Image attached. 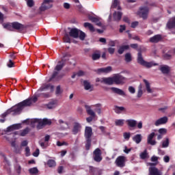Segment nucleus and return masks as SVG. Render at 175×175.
Masks as SVG:
<instances>
[{
    "instance_id": "1",
    "label": "nucleus",
    "mask_w": 175,
    "mask_h": 175,
    "mask_svg": "<svg viewBox=\"0 0 175 175\" xmlns=\"http://www.w3.org/2000/svg\"><path fill=\"white\" fill-rule=\"evenodd\" d=\"M29 106H31V100H25L10 109H8V110H10V113L12 116H18V114H21V111H23L24 107H28Z\"/></svg>"
},
{
    "instance_id": "2",
    "label": "nucleus",
    "mask_w": 175,
    "mask_h": 175,
    "mask_svg": "<svg viewBox=\"0 0 175 175\" xmlns=\"http://www.w3.org/2000/svg\"><path fill=\"white\" fill-rule=\"evenodd\" d=\"M65 66V62L62 60V62H59L58 64L55 68V71L52 75V77L49 79V81H52L53 80H55L56 81H58L61 80L64 77V74H59V70L62 69Z\"/></svg>"
},
{
    "instance_id": "3",
    "label": "nucleus",
    "mask_w": 175,
    "mask_h": 175,
    "mask_svg": "<svg viewBox=\"0 0 175 175\" xmlns=\"http://www.w3.org/2000/svg\"><path fill=\"white\" fill-rule=\"evenodd\" d=\"M35 124H38V129H42L45 125H51V120L47 118H44L42 120L38 118L33 119L31 120V125H35Z\"/></svg>"
},
{
    "instance_id": "4",
    "label": "nucleus",
    "mask_w": 175,
    "mask_h": 175,
    "mask_svg": "<svg viewBox=\"0 0 175 175\" xmlns=\"http://www.w3.org/2000/svg\"><path fill=\"white\" fill-rule=\"evenodd\" d=\"M137 62L139 64V65H142V66H146V68H152L154 65L152 63L147 62L144 60V59H143L142 49H138Z\"/></svg>"
},
{
    "instance_id": "5",
    "label": "nucleus",
    "mask_w": 175,
    "mask_h": 175,
    "mask_svg": "<svg viewBox=\"0 0 175 175\" xmlns=\"http://www.w3.org/2000/svg\"><path fill=\"white\" fill-rule=\"evenodd\" d=\"M51 8H53V0H44L39 10L40 12H45Z\"/></svg>"
},
{
    "instance_id": "6",
    "label": "nucleus",
    "mask_w": 175,
    "mask_h": 175,
    "mask_svg": "<svg viewBox=\"0 0 175 175\" xmlns=\"http://www.w3.org/2000/svg\"><path fill=\"white\" fill-rule=\"evenodd\" d=\"M85 109L88 116H90V117L86 118V121L87 122H92V120L95 118V116H96V114L95 113V111H94V110L91 109V106L90 105H85Z\"/></svg>"
},
{
    "instance_id": "7",
    "label": "nucleus",
    "mask_w": 175,
    "mask_h": 175,
    "mask_svg": "<svg viewBox=\"0 0 175 175\" xmlns=\"http://www.w3.org/2000/svg\"><path fill=\"white\" fill-rule=\"evenodd\" d=\"M94 162H102V150L99 148H96L93 152V157H92Z\"/></svg>"
},
{
    "instance_id": "8",
    "label": "nucleus",
    "mask_w": 175,
    "mask_h": 175,
    "mask_svg": "<svg viewBox=\"0 0 175 175\" xmlns=\"http://www.w3.org/2000/svg\"><path fill=\"white\" fill-rule=\"evenodd\" d=\"M137 14L142 17L143 20L147 19L148 16V8L147 7H141L139 8V11L137 12Z\"/></svg>"
},
{
    "instance_id": "9",
    "label": "nucleus",
    "mask_w": 175,
    "mask_h": 175,
    "mask_svg": "<svg viewBox=\"0 0 175 175\" xmlns=\"http://www.w3.org/2000/svg\"><path fill=\"white\" fill-rule=\"evenodd\" d=\"M126 157L125 156H119L116 158L115 163L118 167H125Z\"/></svg>"
},
{
    "instance_id": "10",
    "label": "nucleus",
    "mask_w": 175,
    "mask_h": 175,
    "mask_svg": "<svg viewBox=\"0 0 175 175\" xmlns=\"http://www.w3.org/2000/svg\"><path fill=\"white\" fill-rule=\"evenodd\" d=\"M113 79L115 84H124V83H125V77L120 74L115 75Z\"/></svg>"
},
{
    "instance_id": "11",
    "label": "nucleus",
    "mask_w": 175,
    "mask_h": 175,
    "mask_svg": "<svg viewBox=\"0 0 175 175\" xmlns=\"http://www.w3.org/2000/svg\"><path fill=\"white\" fill-rule=\"evenodd\" d=\"M21 128V124H12L8 126L6 129H5L4 132L7 135H9L10 132H13L14 131H16L17 129H20Z\"/></svg>"
},
{
    "instance_id": "12",
    "label": "nucleus",
    "mask_w": 175,
    "mask_h": 175,
    "mask_svg": "<svg viewBox=\"0 0 175 175\" xmlns=\"http://www.w3.org/2000/svg\"><path fill=\"white\" fill-rule=\"evenodd\" d=\"M168 121H169V118H167V116H164V117L160 118L159 119L156 120V122H154V125L156 126H159L161 125H165L167 123Z\"/></svg>"
},
{
    "instance_id": "13",
    "label": "nucleus",
    "mask_w": 175,
    "mask_h": 175,
    "mask_svg": "<svg viewBox=\"0 0 175 175\" xmlns=\"http://www.w3.org/2000/svg\"><path fill=\"white\" fill-rule=\"evenodd\" d=\"M92 136V128L90 126H86L85 129V139H91Z\"/></svg>"
},
{
    "instance_id": "14",
    "label": "nucleus",
    "mask_w": 175,
    "mask_h": 175,
    "mask_svg": "<svg viewBox=\"0 0 175 175\" xmlns=\"http://www.w3.org/2000/svg\"><path fill=\"white\" fill-rule=\"evenodd\" d=\"M83 87L85 91H90V92L91 91H94V85H92L91 83L87 80L83 81Z\"/></svg>"
},
{
    "instance_id": "15",
    "label": "nucleus",
    "mask_w": 175,
    "mask_h": 175,
    "mask_svg": "<svg viewBox=\"0 0 175 175\" xmlns=\"http://www.w3.org/2000/svg\"><path fill=\"white\" fill-rule=\"evenodd\" d=\"M80 33V30L77 28L71 29L69 33L70 36L71 38H74V39H77L79 38V34Z\"/></svg>"
},
{
    "instance_id": "16",
    "label": "nucleus",
    "mask_w": 175,
    "mask_h": 175,
    "mask_svg": "<svg viewBox=\"0 0 175 175\" xmlns=\"http://www.w3.org/2000/svg\"><path fill=\"white\" fill-rule=\"evenodd\" d=\"M166 27L168 29H175V16L169 19L166 24Z\"/></svg>"
},
{
    "instance_id": "17",
    "label": "nucleus",
    "mask_w": 175,
    "mask_h": 175,
    "mask_svg": "<svg viewBox=\"0 0 175 175\" xmlns=\"http://www.w3.org/2000/svg\"><path fill=\"white\" fill-rule=\"evenodd\" d=\"M12 29H16L17 31H20V29H24V25L18 23V22H14L11 23Z\"/></svg>"
},
{
    "instance_id": "18",
    "label": "nucleus",
    "mask_w": 175,
    "mask_h": 175,
    "mask_svg": "<svg viewBox=\"0 0 175 175\" xmlns=\"http://www.w3.org/2000/svg\"><path fill=\"white\" fill-rule=\"evenodd\" d=\"M81 129V124L79 123L75 122L72 129L73 135H77L80 130Z\"/></svg>"
},
{
    "instance_id": "19",
    "label": "nucleus",
    "mask_w": 175,
    "mask_h": 175,
    "mask_svg": "<svg viewBox=\"0 0 175 175\" xmlns=\"http://www.w3.org/2000/svg\"><path fill=\"white\" fill-rule=\"evenodd\" d=\"M142 140H143V136H142V134H136L133 137V141L135 142L136 144H140V143H142Z\"/></svg>"
},
{
    "instance_id": "20",
    "label": "nucleus",
    "mask_w": 175,
    "mask_h": 175,
    "mask_svg": "<svg viewBox=\"0 0 175 175\" xmlns=\"http://www.w3.org/2000/svg\"><path fill=\"white\" fill-rule=\"evenodd\" d=\"M58 125L60 126V129L64 131L69 126V124L68 122H65L63 120L60 119L58 120Z\"/></svg>"
},
{
    "instance_id": "21",
    "label": "nucleus",
    "mask_w": 175,
    "mask_h": 175,
    "mask_svg": "<svg viewBox=\"0 0 175 175\" xmlns=\"http://www.w3.org/2000/svg\"><path fill=\"white\" fill-rule=\"evenodd\" d=\"M49 89H50L51 92L54 91V86L51 85L49 83H45L40 88V91H46V90Z\"/></svg>"
},
{
    "instance_id": "22",
    "label": "nucleus",
    "mask_w": 175,
    "mask_h": 175,
    "mask_svg": "<svg viewBox=\"0 0 175 175\" xmlns=\"http://www.w3.org/2000/svg\"><path fill=\"white\" fill-rule=\"evenodd\" d=\"M160 70L161 72V73H163V75H169V73L170 72V68L168 66H161L160 67Z\"/></svg>"
},
{
    "instance_id": "23",
    "label": "nucleus",
    "mask_w": 175,
    "mask_h": 175,
    "mask_svg": "<svg viewBox=\"0 0 175 175\" xmlns=\"http://www.w3.org/2000/svg\"><path fill=\"white\" fill-rule=\"evenodd\" d=\"M111 90L113 92H115V94H118V95H120L121 96H124L125 95V92L120 88H111Z\"/></svg>"
},
{
    "instance_id": "24",
    "label": "nucleus",
    "mask_w": 175,
    "mask_h": 175,
    "mask_svg": "<svg viewBox=\"0 0 175 175\" xmlns=\"http://www.w3.org/2000/svg\"><path fill=\"white\" fill-rule=\"evenodd\" d=\"M126 122H127L128 126H130V128H135V126L137 125V121L133 119L127 120Z\"/></svg>"
},
{
    "instance_id": "25",
    "label": "nucleus",
    "mask_w": 175,
    "mask_h": 175,
    "mask_svg": "<svg viewBox=\"0 0 175 175\" xmlns=\"http://www.w3.org/2000/svg\"><path fill=\"white\" fill-rule=\"evenodd\" d=\"M113 110L116 114H121L122 111H125V107H118V105H115Z\"/></svg>"
},
{
    "instance_id": "26",
    "label": "nucleus",
    "mask_w": 175,
    "mask_h": 175,
    "mask_svg": "<svg viewBox=\"0 0 175 175\" xmlns=\"http://www.w3.org/2000/svg\"><path fill=\"white\" fill-rule=\"evenodd\" d=\"M89 19L92 23H95L96 25H98V27H102V23L99 21V19L98 18L94 16H89Z\"/></svg>"
},
{
    "instance_id": "27",
    "label": "nucleus",
    "mask_w": 175,
    "mask_h": 175,
    "mask_svg": "<svg viewBox=\"0 0 175 175\" xmlns=\"http://www.w3.org/2000/svg\"><path fill=\"white\" fill-rule=\"evenodd\" d=\"M104 84H107V85H112V84H114V81L113 77H104Z\"/></svg>"
},
{
    "instance_id": "28",
    "label": "nucleus",
    "mask_w": 175,
    "mask_h": 175,
    "mask_svg": "<svg viewBox=\"0 0 175 175\" xmlns=\"http://www.w3.org/2000/svg\"><path fill=\"white\" fill-rule=\"evenodd\" d=\"M111 70V66H108L106 68H101L98 70V73H110Z\"/></svg>"
},
{
    "instance_id": "29",
    "label": "nucleus",
    "mask_w": 175,
    "mask_h": 175,
    "mask_svg": "<svg viewBox=\"0 0 175 175\" xmlns=\"http://www.w3.org/2000/svg\"><path fill=\"white\" fill-rule=\"evenodd\" d=\"M121 17H122V12H115L113 13V18H114L115 21H120V20H121Z\"/></svg>"
},
{
    "instance_id": "30",
    "label": "nucleus",
    "mask_w": 175,
    "mask_h": 175,
    "mask_svg": "<svg viewBox=\"0 0 175 175\" xmlns=\"http://www.w3.org/2000/svg\"><path fill=\"white\" fill-rule=\"evenodd\" d=\"M154 132L151 133L148 136L147 143L148 144H150V146H154Z\"/></svg>"
},
{
    "instance_id": "31",
    "label": "nucleus",
    "mask_w": 175,
    "mask_h": 175,
    "mask_svg": "<svg viewBox=\"0 0 175 175\" xmlns=\"http://www.w3.org/2000/svg\"><path fill=\"white\" fill-rule=\"evenodd\" d=\"M146 166H149V174L148 175H154V163H146Z\"/></svg>"
},
{
    "instance_id": "32",
    "label": "nucleus",
    "mask_w": 175,
    "mask_h": 175,
    "mask_svg": "<svg viewBox=\"0 0 175 175\" xmlns=\"http://www.w3.org/2000/svg\"><path fill=\"white\" fill-rule=\"evenodd\" d=\"M129 49V45H122L120 46L118 50V54H124V51L125 50H128Z\"/></svg>"
},
{
    "instance_id": "33",
    "label": "nucleus",
    "mask_w": 175,
    "mask_h": 175,
    "mask_svg": "<svg viewBox=\"0 0 175 175\" xmlns=\"http://www.w3.org/2000/svg\"><path fill=\"white\" fill-rule=\"evenodd\" d=\"M57 100H53L46 105V107L49 109H54L57 106Z\"/></svg>"
},
{
    "instance_id": "34",
    "label": "nucleus",
    "mask_w": 175,
    "mask_h": 175,
    "mask_svg": "<svg viewBox=\"0 0 175 175\" xmlns=\"http://www.w3.org/2000/svg\"><path fill=\"white\" fill-rule=\"evenodd\" d=\"M14 170L17 175H21V173L23 172V168L21 167V165H20V164H16L14 166Z\"/></svg>"
},
{
    "instance_id": "35",
    "label": "nucleus",
    "mask_w": 175,
    "mask_h": 175,
    "mask_svg": "<svg viewBox=\"0 0 175 175\" xmlns=\"http://www.w3.org/2000/svg\"><path fill=\"white\" fill-rule=\"evenodd\" d=\"M85 28H89L90 31L91 32H95V27H94V25L90 23H84Z\"/></svg>"
},
{
    "instance_id": "36",
    "label": "nucleus",
    "mask_w": 175,
    "mask_h": 175,
    "mask_svg": "<svg viewBox=\"0 0 175 175\" xmlns=\"http://www.w3.org/2000/svg\"><path fill=\"white\" fill-rule=\"evenodd\" d=\"M140 159H147L148 158V153L147 152V149H146L144 152L139 154Z\"/></svg>"
},
{
    "instance_id": "37",
    "label": "nucleus",
    "mask_w": 175,
    "mask_h": 175,
    "mask_svg": "<svg viewBox=\"0 0 175 175\" xmlns=\"http://www.w3.org/2000/svg\"><path fill=\"white\" fill-rule=\"evenodd\" d=\"M31 131V129L28 127H27L26 129L22 130L20 131V136L24 137L26 135H28V133H29V132Z\"/></svg>"
},
{
    "instance_id": "38",
    "label": "nucleus",
    "mask_w": 175,
    "mask_h": 175,
    "mask_svg": "<svg viewBox=\"0 0 175 175\" xmlns=\"http://www.w3.org/2000/svg\"><path fill=\"white\" fill-rule=\"evenodd\" d=\"M125 120L124 119H119L115 121V124L116 126H124Z\"/></svg>"
},
{
    "instance_id": "39",
    "label": "nucleus",
    "mask_w": 175,
    "mask_h": 175,
    "mask_svg": "<svg viewBox=\"0 0 175 175\" xmlns=\"http://www.w3.org/2000/svg\"><path fill=\"white\" fill-rule=\"evenodd\" d=\"M144 83H145L146 90L148 94H151L152 92V90H151V88L150 87V83H148V81H147L146 79H144Z\"/></svg>"
},
{
    "instance_id": "40",
    "label": "nucleus",
    "mask_w": 175,
    "mask_h": 175,
    "mask_svg": "<svg viewBox=\"0 0 175 175\" xmlns=\"http://www.w3.org/2000/svg\"><path fill=\"white\" fill-rule=\"evenodd\" d=\"M3 27L5 28V29H8V31H13L12 23H3Z\"/></svg>"
},
{
    "instance_id": "41",
    "label": "nucleus",
    "mask_w": 175,
    "mask_h": 175,
    "mask_svg": "<svg viewBox=\"0 0 175 175\" xmlns=\"http://www.w3.org/2000/svg\"><path fill=\"white\" fill-rule=\"evenodd\" d=\"M29 173H30V174H38L39 170H38V167H34L29 170Z\"/></svg>"
},
{
    "instance_id": "42",
    "label": "nucleus",
    "mask_w": 175,
    "mask_h": 175,
    "mask_svg": "<svg viewBox=\"0 0 175 175\" xmlns=\"http://www.w3.org/2000/svg\"><path fill=\"white\" fill-rule=\"evenodd\" d=\"M38 144L40 146V147H42V148H46L49 146V142H42V140H40L38 142Z\"/></svg>"
},
{
    "instance_id": "43",
    "label": "nucleus",
    "mask_w": 175,
    "mask_h": 175,
    "mask_svg": "<svg viewBox=\"0 0 175 175\" xmlns=\"http://www.w3.org/2000/svg\"><path fill=\"white\" fill-rule=\"evenodd\" d=\"M47 165L49 167H55V166H56L57 164L55 163V161L50 159L48 161Z\"/></svg>"
},
{
    "instance_id": "44",
    "label": "nucleus",
    "mask_w": 175,
    "mask_h": 175,
    "mask_svg": "<svg viewBox=\"0 0 175 175\" xmlns=\"http://www.w3.org/2000/svg\"><path fill=\"white\" fill-rule=\"evenodd\" d=\"M124 57L126 62H131L132 61V55L129 53H126Z\"/></svg>"
},
{
    "instance_id": "45",
    "label": "nucleus",
    "mask_w": 175,
    "mask_h": 175,
    "mask_svg": "<svg viewBox=\"0 0 175 175\" xmlns=\"http://www.w3.org/2000/svg\"><path fill=\"white\" fill-rule=\"evenodd\" d=\"M162 147L166 148L169 147V138H166L165 140L163 141Z\"/></svg>"
},
{
    "instance_id": "46",
    "label": "nucleus",
    "mask_w": 175,
    "mask_h": 175,
    "mask_svg": "<svg viewBox=\"0 0 175 175\" xmlns=\"http://www.w3.org/2000/svg\"><path fill=\"white\" fill-rule=\"evenodd\" d=\"M99 58H100V55L99 53H93L92 55V59H93V61H96L99 59Z\"/></svg>"
},
{
    "instance_id": "47",
    "label": "nucleus",
    "mask_w": 175,
    "mask_h": 175,
    "mask_svg": "<svg viewBox=\"0 0 175 175\" xmlns=\"http://www.w3.org/2000/svg\"><path fill=\"white\" fill-rule=\"evenodd\" d=\"M167 133V129H163V128L159 129V134L161 135H165Z\"/></svg>"
},
{
    "instance_id": "48",
    "label": "nucleus",
    "mask_w": 175,
    "mask_h": 175,
    "mask_svg": "<svg viewBox=\"0 0 175 175\" xmlns=\"http://www.w3.org/2000/svg\"><path fill=\"white\" fill-rule=\"evenodd\" d=\"M162 40V36L161 35H155L154 36V42H158Z\"/></svg>"
},
{
    "instance_id": "49",
    "label": "nucleus",
    "mask_w": 175,
    "mask_h": 175,
    "mask_svg": "<svg viewBox=\"0 0 175 175\" xmlns=\"http://www.w3.org/2000/svg\"><path fill=\"white\" fill-rule=\"evenodd\" d=\"M79 38L80 40H84L85 39V33L79 30Z\"/></svg>"
},
{
    "instance_id": "50",
    "label": "nucleus",
    "mask_w": 175,
    "mask_h": 175,
    "mask_svg": "<svg viewBox=\"0 0 175 175\" xmlns=\"http://www.w3.org/2000/svg\"><path fill=\"white\" fill-rule=\"evenodd\" d=\"M172 57V54L170 53V51H169L168 53H166L163 55V58L165 59H171Z\"/></svg>"
},
{
    "instance_id": "51",
    "label": "nucleus",
    "mask_w": 175,
    "mask_h": 175,
    "mask_svg": "<svg viewBox=\"0 0 175 175\" xmlns=\"http://www.w3.org/2000/svg\"><path fill=\"white\" fill-rule=\"evenodd\" d=\"M86 140V144H85V149L88 151L91 147V142L92 139H85Z\"/></svg>"
},
{
    "instance_id": "52",
    "label": "nucleus",
    "mask_w": 175,
    "mask_h": 175,
    "mask_svg": "<svg viewBox=\"0 0 175 175\" xmlns=\"http://www.w3.org/2000/svg\"><path fill=\"white\" fill-rule=\"evenodd\" d=\"M70 57H72V55L69 53H64L63 58H62V61L65 62V61H66V58H70Z\"/></svg>"
},
{
    "instance_id": "53",
    "label": "nucleus",
    "mask_w": 175,
    "mask_h": 175,
    "mask_svg": "<svg viewBox=\"0 0 175 175\" xmlns=\"http://www.w3.org/2000/svg\"><path fill=\"white\" fill-rule=\"evenodd\" d=\"M154 175H162V170L154 167Z\"/></svg>"
},
{
    "instance_id": "54",
    "label": "nucleus",
    "mask_w": 175,
    "mask_h": 175,
    "mask_svg": "<svg viewBox=\"0 0 175 175\" xmlns=\"http://www.w3.org/2000/svg\"><path fill=\"white\" fill-rule=\"evenodd\" d=\"M123 137L126 141L129 140V139H131V133H126V132L124 133Z\"/></svg>"
},
{
    "instance_id": "55",
    "label": "nucleus",
    "mask_w": 175,
    "mask_h": 175,
    "mask_svg": "<svg viewBox=\"0 0 175 175\" xmlns=\"http://www.w3.org/2000/svg\"><path fill=\"white\" fill-rule=\"evenodd\" d=\"M64 42L65 43H70V38L69 37V35H68V34L64 35Z\"/></svg>"
},
{
    "instance_id": "56",
    "label": "nucleus",
    "mask_w": 175,
    "mask_h": 175,
    "mask_svg": "<svg viewBox=\"0 0 175 175\" xmlns=\"http://www.w3.org/2000/svg\"><path fill=\"white\" fill-rule=\"evenodd\" d=\"M26 100H30L31 105H32V103H35L38 101V97L34 96V97L31 98H27V99H26Z\"/></svg>"
},
{
    "instance_id": "57",
    "label": "nucleus",
    "mask_w": 175,
    "mask_h": 175,
    "mask_svg": "<svg viewBox=\"0 0 175 175\" xmlns=\"http://www.w3.org/2000/svg\"><path fill=\"white\" fill-rule=\"evenodd\" d=\"M118 3H119L118 0H113V2L111 8L112 9H115V8H117V6H118Z\"/></svg>"
},
{
    "instance_id": "58",
    "label": "nucleus",
    "mask_w": 175,
    "mask_h": 175,
    "mask_svg": "<svg viewBox=\"0 0 175 175\" xmlns=\"http://www.w3.org/2000/svg\"><path fill=\"white\" fill-rule=\"evenodd\" d=\"M99 129H100L103 135H110V133H106V131L105 130V126H101L99 127Z\"/></svg>"
},
{
    "instance_id": "59",
    "label": "nucleus",
    "mask_w": 175,
    "mask_h": 175,
    "mask_svg": "<svg viewBox=\"0 0 175 175\" xmlns=\"http://www.w3.org/2000/svg\"><path fill=\"white\" fill-rule=\"evenodd\" d=\"M27 1V4L29 8H32L33 6V0H25Z\"/></svg>"
},
{
    "instance_id": "60",
    "label": "nucleus",
    "mask_w": 175,
    "mask_h": 175,
    "mask_svg": "<svg viewBox=\"0 0 175 175\" xmlns=\"http://www.w3.org/2000/svg\"><path fill=\"white\" fill-rule=\"evenodd\" d=\"M117 40L113 41V40H110L109 42V46H110L111 47H116V44L117 43Z\"/></svg>"
},
{
    "instance_id": "61",
    "label": "nucleus",
    "mask_w": 175,
    "mask_h": 175,
    "mask_svg": "<svg viewBox=\"0 0 175 175\" xmlns=\"http://www.w3.org/2000/svg\"><path fill=\"white\" fill-rule=\"evenodd\" d=\"M57 173H59V174H62V173H64V166L61 165L58 167Z\"/></svg>"
},
{
    "instance_id": "62",
    "label": "nucleus",
    "mask_w": 175,
    "mask_h": 175,
    "mask_svg": "<svg viewBox=\"0 0 175 175\" xmlns=\"http://www.w3.org/2000/svg\"><path fill=\"white\" fill-rule=\"evenodd\" d=\"M9 114H10V110L8 109L5 112L1 114V117L5 118V117H7Z\"/></svg>"
},
{
    "instance_id": "63",
    "label": "nucleus",
    "mask_w": 175,
    "mask_h": 175,
    "mask_svg": "<svg viewBox=\"0 0 175 175\" xmlns=\"http://www.w3.org/2000/svg\"><path fill=\"white\" fill-rule=\"evenodd\" d=\"M108 53H109L111 55L114 54V52L116 51V49L109 47L107 49Z\"/></svg>"
},
{
    "instance_id": "64",
    "label": "nucleus",
    "mask_w": 175,
    "mask_h": 175,
    "mask_svg": "<svg viewBox=\"0 0 175 175\" xmlns=\"http://www.w3.org/2000/svg\"><path fill=\"white\" fill-rule=\"evenodd\" d=\"M129 91L131 94H135L136 92V90L133 86L129 87Z\"/></svg>"
}]
</instances>
